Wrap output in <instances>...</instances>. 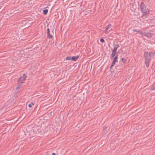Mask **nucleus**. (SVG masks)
<instances>
[{
  "instance_id": "obj_2",
  "label": "nucleus",
  "mask_w": 155,
  "mask_h": 155,
  "mask_svg": "<svg viewBox=\"0 0 155 155\" xmlns=\"http://www.w3.org/2000/svg\"><path fill=\"white\" fill-rule=\"evenodd\" d=\"M140 6L141 11L143 12V15L148 13L149 11L148 9L147 8L143 2L141 3Z\"/></svg>"
},
{
  "instance_id": "obj_23",
  "label": "nucleus",
  "mask_w": 155,
  "mask_h": 155,
  "mask_svg": "<svg viewBox=\"0 0 155 155\" xmlns=\"http://www.w3.org/2000/svg\"><path fill=\"white\" fill-rule=\"evenodd\" d=\"M31 105H34V104H33L32 102L31 103Z\"/></svg>"
},
{
  "instance_id": "obj_9",
  "label": "nucleus",
  "mask_w": 155,
  "mask_h": 155,
  "mask_svg": "<svg viewBox=\"0 0 155 155\" xmlns=\"http://www.w3.org/2000/svg\"><path fill=\"white\" fill-rule=\"evenodd\" d=\"M118 55H116L113 59V61L118 62L117 61Z\"/></svg>"
},
{
  "instance_id": "obj_18",
  "label": "nucleus",
  "mask_w": 155,
  "mask_h": 155,
  "mask_svg": "<svg viewBox=\"0 0 155 155\" xmlns=\"http://www.w3.org/2000/svg\"><path fill=\"white\" fill-rule=\"evenodd\" d=\"M108 29V28H107V27H106V29H105V31L106 34H107V33L106 32L107 31V30Z\"/></svg>"
},
{
  "instance_id": "obj_12",
  "label": "nucleus",
  "mask_w": 155,
  "mask_h": 155,
  "mask_svg": "<svg viewBox=\"0 0 155 155\" xmlns=\"http://www.w3.org/2000/svg\"><path fill=\"white\" fill-rule=\"evenodd\" d=\"M71 56H68L66 57V59L68 60H71Z\"/></svg>"
},
{
  "instance_id": "obj_19",
  "label": "nucleus",
  "mask_w": 155,
  "mask_h": 155,
  "mask_svg": "<svg viewBox=\"0 0 155 155\" xmlns=\"http://www.w3.org/2000/svg\"><path fill=\"white\" fill-rule=\"evenodd\" d=\"M29 107H32V105L31 104H29L28 105Z\"/></svg>"
},
{
  "instance_id": "obj_16",
  "label": "nucleus",
  "mask_w": 155,
  "mask_h": 155,
  "mask_svg": "<svg viewBox=\"0 0 155 155\" xmlns=\"http://www.w3.org/2000/svg\"><path fill=\"white\" fill-rule=\"evenodd\" d=\"M133 31L138 32V31H137L136 29H134L133 30Z\"/></svg>"
},
{
  "instance_id": "obj_13",
  "label": "nucleus",
  "mask_w": 155,
  "mask_h": 155,
  "mask_svg": "<svg viewBox=\"0 0 155 155\" xmlns=\"http://www.w3.org/2000/svg\"><path fill=\"white\" fill-rule=\"evenodd\" d=\"M138 32L142 35V37H143V34L144 33V32H141L140 31H138Z\"/></svg>"
},
{
  "instance_id": "obj_10",
  "label": "nucleus",
  "mask_w": 155,
  "mask_h": 155,
  "mask_svg": "<svg viewBox=\"0 0 155 155\" xmlns=\"http://www.w3.org/2000/svg\"><path fill=\"white\" fill-rule=\"evenodd\" d=\"M48 10L47 9H45L43 11V13L44 15H46L48 13Z\"/></svg>"
},
{
  "instance_id": "obj_21",
  "label": "nucleus",
  "mask_w": 155,
  "mask_h": 155,
  "mask_svg": "<svg viewBox=\"0 0 155 155\" xmlns=\"http://www.w3.org/2000/svg\"><path fill=\"white\" fill-rule=\"evenodd\" d=\"M112 66V65L111 64V65L110 66V69H111L112 68V67L113 66Z\"/></svg>"
},
{
  "instance_id": "obj_1",
  "label": "nucleus",
  "mask_w": 155,
  "mask_h": 155,
  "mask_svg": "<svg viewBox=\"0 0 155 155\" xmlns=\"http://www.w3.org/2000/svg\"><path fill=\"white\" fill-rule=\"evenodd\" d=\"M145 57V62L146 66L148 67L149 65V62L151 60V53L144 52Z\"/></svg>"
},
{
  "instance_id": "obj_4",
  "label": "nucleus",
  "mask_w": 155,
  "mask_h": 155,
  "mask_svg": "<svg viewBox=\"0 0 155 155\" xmlns=\"http://www.w3.org/2000/svg\"><path fill=\"white\" fill-rule=\"evenodd\" d=\"M143 36H145L148 38H150L152 37V34L149 32L146 33L144 32Z\"/></svg>"
},
{
  "instance_id": "obj_17",
  "label": "nucleus",
  "mask_w": 155,
  "mask_h": 155,
  "mask_svg": "<svg viewBox=\"0 0 155 155\" xmlns=\"http://www.w3.org/2000/svg\"><path fill=\"white\" fill-rule=\"evenodd\" d=\"M116 62L113 61V62L112 64V66H114V65L115 64Z\"/></svg>"
},
{
  "instance_id": "obj_6",
  "label": "nucleus",
  "mask_w": 155,
  "mask_h": 155,
  "mask_svg": "<svg viewBox=\"0 0 155 155\" xmlns=\"http://www.w3.org/2000/svg\"><path fill=\"white\" fill-rule=\"evenodd\" d=\"M79 56L78 55L76 56H73L71 58V60L73 61H75L79 58Z\"/></svg>"
},
{
  "instance_id": "obj_5",
  "label": "nucleus",
  "mask_w": 155,
  "mask_h": 155,
  "mask_svg": "<svg viewBox=\"0 0 155 155\" xmlns=\"http://www.w3.org/2000/svg\"><path fill=\"white\" fill-rule=\"evenodd\" d=\"M50 30L49 28L47 29V34L48 36L49 39H50L52 38V35L50 34Z\"/></svg>"
},
{
  "instance_id": "obj_3",
  "label": "nucleus",
  "mask_w": 155,
  "mask_h": 155,
  "mask_svg": "<svg viewBox=\"0 0 155 155\" xmlns=\"http://www.w3.org/2000/svg\"><path fill=\"white\" fill-rule=\"evenodd\" d=\"M27 78V76L26 74H24L17 80L18 84L19 86H21L22 84L24 83V81Z\"/></svg>"
},
{
  "instance_id": "obj_14",
  "label": "nucleus",
  "mask_w": 155,
  "mask_h": 155,
  "mask_svg": "<svg viewBox=\"0 0 155 155\" xmlns=\"http://www.w3.org/2000/svg\"><path fill=\"white\" fill-rule=\"evenodd\" d=\"M100 41L101 42H104L105 41L104 39L103 38H101Z\"/></svg>"
},
{
  "instance_id": "obj_22",
  "label": "nucleus",
  "mask_w": 155,
  "mask_h": 155,
  "mask_svg": "<svg viewBox=\"0 0 155 155\" xmlns=\"http://www.w3.org/2000/svg\"><path fill=\"white\" fill-rule=\"evenodd\" d=\"M52 155H55V154L54 153H52Z\"/></svg>"
},
{
  "instance_id": "obj_15",
  "label": "nucleus",
  "mask_w": 155,
  "mask_h": 155,
  "mask_svg": "<svg viewBox=\"0 0 155 155\" xmlns=\"http://www.w3.org/2000/svg\"><path fill=\"white\" fill-rule=\"evenodd\" d=\"M111 26V25L110 24H108V25L106 27L108 29Z\"/></svg>"
},
{
  "instance_id": "obj_20",
  "label": "nucleus",
  "mask_w": 155,
  "mask_h": 155,
  "mask_svg": "<svg viewBox=\"0 0 155 155\" xmlns=\"http://www.w3.org/2000/svg\"><path fill=\"white\" fill-rule=\"evenodd\" d=\"M154 89V87L152 86L151 87L150 89L151 90H153Z\"/></svg>"
},
{
  "instance_id": "obj_8",
  "label": "nucleus",
  "mask_w": 155,
  "mask_h": 155,
  "mask_svg": "<svg viewBox=\"0 0 155 155\" xmlns=\"http://www.w3.org/2000/svg\"><path fill=\"white\" fill-rule=\"evenodd\" d=\"M119 46H120L118 45H115V46L114 47L113 51L117 52V48L119 47Z\"/></svg>"
},
{
  "instance_id": "obj_25",
  "label": "nucleus",
  "mask_w": 155,
  "mask_h": 155,
  "mask_svg": "<svg viewBox=\"0 0 155 155\" xmlns=\"http://www.w3.org/2000/svg\"><path fill=\"white\" fill-rule=\"evenodd\" d=\"M133 6H134V4H133Z\"/></svg>"
},
{
  "instance_id": "obj_7",
  "label": "nucleus",
  "mask_w": 155,
  "mask_h": 155,
  "mask_svg": "<svg viewBox=\"0 0 155 155\" xmlns=\"http://www.w3.org/2000/svg\"><path fill=\"white\" fill-rule=\"evenodd\" d=\"M116 53H117L116 52H115V51H112V54H111V56H110V58H111V59H112L113 58H114V57L115 55L116 54Z\"/></svg>"
},
{
  "instance_id": "obj_11",
  "label": "nucleus",
  "mask_w": 155,
  "mask_h": 155,
  "mask_svg": "<svg viewBox=\"0 0 155 155\" xmlns=\"http://www.w3.org/2000/svg\"><path fill=\"white\" fill-rule=\"evenodd\" d=\"M121 60L124 63H125L127 61V60L123 58H121Z\"/></svg>"
},
{
  "instance_id": "obj_24",
  "label": "nucleus",
  "mask_w": 155,
  "mask_h": 155,
  "mask_svg": "<svg viewBox=\"0 0 155 155\" xmlns=\"http://www.w3.org/2000/svg\"><path fill=\"white\" fill-rule=\"evenodd\" d=\"M21 86H19V85H18V88H19V87Z\"/></svg>"
}]
</instances>
